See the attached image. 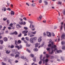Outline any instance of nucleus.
<instances>
[{"label":"nucleus","mask_w":65,"mask_h":65,"mask_svg":"<svg viewBox=\"0 0 65 65\" xmlns=\"http://www.w3.org/2000/svg\"><path fill=\"white\" fill-rule=\"evenodd\" d=\"M15 47L17 48L18 50H20L23 47V46L21 45H16L15 46Z\"/></svg>","instance_id":"nucleus-1"},{"label":"nucleus","mask_w":65,"mask_h":65,"mask_svg":"<svg viewBox=\"0 0 65 65\" xmlns=\"http://www.w3.org/2000/svg\"><path fill=\"white\" fill-rule=\"evenodd\" d=\"M56 51L57 52V53H62V51L61 50H58V49H57V48L54 49V51L55 52H56Z\"/></svg>","instance_id":"nucleus-2"},{"label":"nucleus","mask_w":65,"mask_h":65,"mask_svg":"<svg viewBox=\"0 0 65 65\" xmlns=\"http://www.w3.org/2000/svg\"><path fill=\"white\" fill-rule=\"evenodd\" d=\"M46 35L47 36H48V37H51L52 36V34H51V33L50 32H46Z\"/></svg>","instance_id":"nucleus-3"},{"label":"nucleus","mask_w":65,"mask_h":65,"mask_svg":"<svg viewBox=\"0 0 65 65\" xmlns=\"http://www.w3.org/2000/svg\"><path fill=\"white\" fill-rule=\"evenodd\" d=\"M21 58L23 59H25V61H26L27 62L28 61V59H27V58H26V57L24 56H22L21 57Z\"/></svg>","instance_id":"nucleus-4"},{"label":"nucleus","mask_w":65,"mask_h":65,"mask_svg":"<svg viewBox=\"0 0 65 65\" xmlns=\"http://www.w3.org/2000/svg\"><path fill=\"white\" fill-rule=\"evenodd\" d=\"M61 40H62V39H65V35L64 34H62L61 36Z\"/></svg>","instance_id":"nucleus-5"},{"label":"nucleus","mask_w":65,"mask_h":65,"mask_svg":"<svg viewBox=\"0 0 65 65\" xmlns=\"http://www.w3.org/2000/svg\"><path fill=\"white\" fill-rule=\"evenodd\" d=\"M28 32V30H24L22 31V33L23 34H26V33H27Z\"/></svg>","instance_id":"nucleus-6"},{"label":"nucleus","mask_w":65,"mask_h":65,"mask_svg":"<svg viewBox=\"0 0 65 65\" xmlns=\"http://www.w3.org/2000/svg\"><path fill=\"white\" fill-rule=\"evenodd\" d=\"M13 53L15 54H17V53L19 54V55H20V53L19 52H18L17 51H15V50H14V51Z\"/></svg>","instance_id":"nucleus-7"},{"label":"nucleus","mask_w":65,"mask_h":65,"mask_svg":"<svg viewBox=\"0 0 65 65\" xmlns=\"http://www.w3.org/2000/svg\"><path fill=\"white\" fill-rule=\"evenodd\" d=\"M49 40L50 41L48 43H51V44L52 45H53V43H54V42H52V40L51 39H50Z\"/></svg>","instance_id":"nucleus-8"},{"label":"nucleus","mask_w":65,"mask_h":65,"mask_svg":"<svg viewBox=\"0 0 65 65\" xmlns=\"http://www.w3.org/2000/svg\"><path fill=\"white\" fill-rule=\"evenodd\" d=\"M30 42L32 43H33V38H32L30 39Z\"/></svg>","instance_id":"nucleus-9"},{"label":"nucleus","mask_w":65,"mask_h":65,"mask_svg":"<svg viewBox=\"0 0 65 65\" xmlns=\"http://www.w3.org/2000/svg\"><path fill=\"white\" fill-rule=\"evenodd\" d=\"M48 61H49V60L47 58L45 60V65H47V62H48Z\"/></svg>","instance_id":"nucleus-10"},{"label":"nucleus","mask_w":65,"mask_h":65,"mask_svg":"<svg viewBox=\"0 0 65 65\" xmlns=\"http://www.w3.org/2000/svg\"><path fill=\"white\" fill-rule=\"evenodd\" d=\"M2 11H5L6 10V7H3L2 9Z\"/></svg>","instance_id":"nucleus-11"},{"label":"nucleus","mask_w":65,"mask_h":65,"mask_svg":"<svg viewBox=\"0 0 65 65\" xmlns=\"http://www.w3.org/2000/svg\"><path fill=\"white\" fill-rule=\"evenodd\" d=\"M56 47H57V46L56 45H54L53 46H51V48H56Z\"/></svg>","instance_id":"nucleus-12"},{"label":"nucleus","mask_w":65,"mask_h":65,"mask_svg":"<svg viewBox=\"0 0 65 65\" xmlns=\"http://www.w3.org/2000/svg\"><path fill=\"white\" fill-rule=\"evenodd\" d=\"M4 41L5 42H6V41H7V40H8V39L7 38L5 37L4 38Z\"/></svg>","instance_id":"nucleus-13"},{"label":"nucleus","mask_w":65,"mask_h":65,"mask_svg":"<svg viewBox=\"0 0 65 65\" xmlns=\"http://www.w3.org/2000/svg\"><path fill=\"white\" fill-rule=\"evenodd\" d=\"M13 35L14 34L15 35H17L18 33V32L17 31H15L14 32H13Z\"/></svg>","instance_id":"nucleus-14"},{"label":"nucleus","mask_w":65,"mask_h":65,"mask_svg":"<svg viewBox=\"0 0 65 65\" xmlns=\"http://www.w3.org/2000/svg\"><path fill=\"white\" fill-rule=\"evenodd\" d=\"M10 53V51H9L8 50H7L6 52V54H9Z\"/></svg>","instance_id":"nucleus-15"},{"label":"nucleus","mask_w":65,"mask_h":65,"mask_svg":"<svg viewBox=\"0 0 65 65\" xmlns=\"http://www.w3.org/2000/svg\"><path fill=\"white\" fill-rule=\"evenodd\" d=\"M41 40H42V39L39 38L38 39V41L39 42H40L41 41Z\"/></svg>","instance_id":"nucleus-16"},{"label":"nucleus","mask_w":65,"mask_h":65,"mask_svg":"<svg viewBox=\"0 0 65 65\" xmlns=\"http://www.w3.org/2000/svg\"><path fill=\"white\" fill-rule=\"evenodd\" d=\"M21 43V40H18L17 42V44H20Z\"/></svg>","instance_id":"nucleus-17"},{"label":"nucleus","mask_w":65,"mask_h":65,"mask_svg":"<svg viewBox=\"0 0 65 65\" xmlns=\"http://www.w3.org/2000/svg\"><path fill=\"white\" fill-rule=\"evenodd\" d=\"M63 23L62 22L61 23V26L60 27V30H62V28H63Z\"/></svg>","instance_id":"nucleus-18"},{"label":"nucleus","mask_w":65,"mask_h":65,"mask_svg":"<svg viewBox=\"0 0 65 65\" xmlns=\"http://www.w3.org/2000/svg\"><path fill=\"white\" fill-rule=\"evenodd\" d=\"M19 54H16L15 56V58H17V57H19Z\"/></svg>","instance_id":"nucleus-19"},{"label":"nucleus","mask_w":65,"mask_h":65,"mask_svg":"<svg viewBox=\"0 0 65 65\" xmlns=\"http://www.w3.org/2000/svg\"><path fill=\"white\" fill-rule=\"evenodd\" d=\"M17 27H19L20 28H22V26L20 25L19 24H18L16 26Z\"/></svg>","instance_id":"nucleus-20"},{"label":"nucleus","mask_w":65,"mask_h":65,"mask_svg":"<svg viewBox=\"0 0 65 65\" xmlns=\"http://www.w3.org/2000/svg\"><path fill=\"white\" fill-rule=\"evenodd\" d=\"M6 22L8 24H9V23H10V21H9V20H7L6 21Z\"/></svg>","instance_id":"nucleus-21"},{"label":"nucleus","mask_w":65,"mask_h":65,"mask_svg":"<svg viewBox=\"0 0 65 65\" xmlns=\"http://www.w3.org/2000/svg\"><path fill=\"white\" fill-rule=\"evenodd\" d=\"M0 42L1 44H2L3 43V40H0Z\"/></svg>","instance_id":"nucleus-22"},{"label":"nucleus","mask_w":65,"mask_h":65,"mask_svg":"<svg viewBox=\"0 0 65 65\" xmlns=\"http://www.w3.org/2000/svg\"><path fill=\"white\" fill-rule=\"evenodd\" d=\"M14 14V12H13V11H11V14L12 15V14Z\"/></svg>","instance_id":"nucleus-23"},{"label":"nucleus","mask_w":65,"mask_h":65,"mask_svg":"<svg viewBox=\"0 0 65 65\" xmlns=\"http://www.w3.org/2000/svg\"><path fill=\"white\" fill-rule=\"evenodd\" d=\"M32 39H33V40H37V38L36 37H35L34 38H32Z\"/></svg>","instance_id":"nucleus-24"},{"label":"nucleus","mask_w":65,"mask_h":65,"mask_svg":"<svg viewBox=\"0 0 65 65\" xmlns=\"http://www.w3.org/2000/svg\"><path fill=\"white\" fill-rule=\"evenodd\" d=\"M50 54H53V53H54V50L53 49H52L51 52L50 53Z\"/></svg>","instance_id":"nucleus-25"},{"label":"nucleus","mask_w":65,"mask_h":65,"mask_svg":"<svg viewBox=\"0 0 65 65\" xmlns=\"http://www.w3.org/2000/svg\"><path fill=\"white\" fill-rule=\"evenodd\" d=\"M9 26L11 27H12L13 28V24L11 23L9 25Z\"/></svg>","instance_id":"nucleus-26"},{"label":"nucleus","mask_w":65,"mask_h":65,"mask_svg":"<svg viewBox=\"0 0 65 65\" xmlns=\"http://www.w3.org/2000/svg\"><path fill=\"white\" fill-rule=\"evenodd\" d=\"M32 34V32L31 31H29L28 33V35H30Z\"/></svg>","instance_id":"nucleus-27"},{"label":"nucleus","mask_w":65,"mask_h":65,"mask_svg":"<svg viewBox=\"0 0 65 65\" xmlns=\"http://www.w3.org/2000/svg\"><path fill=\"white\" fill-rule=\"evenodd\" d=\"M44 3H45V5H47V2L45 1H44Z\"/></svg>","instance_id":"nucleus-28"},{"label":"nucleus","mask_w":65,"mask_h":65,"mask_svg":"<svg viewBox=\"0 0 65 65\" xmlns=\"http://www.w3.org/2000/svg\"><path fill=\"white\" fill-rule=\"evenodd\" d=\"M19 24L21 25H22L23 24V21H22L21 22H20L19 23Z\"/></svg>","instance_id":"nucleus-29"},{"label":"nucleus","mask_w":65,"mask_h":65,"mask_svg":"<svg viewBox=\"0 0 65 65\" xmlns=\"http://www.w3.org/2000/svg\"><path fill=\"white\" fill-rule=\"evenodd\" d=\"M38 44H39L38 43L35 44V47H38Z\"/></svg>","instance_id":"nucleus-30"},{"label":"nucleus","mask_w":65,"mask_h":65,"mask_svg":"<svg viewBox=\"0 0 65 65\" xmlns=\"http://www.w3.org/2000/svg\"><path fill=\"white\" fill-rule=\"evenodd\" d=\"M10 56L11 57H14V55L12 53H11L10 54Z\"/></svg>","instance_id":"nucleus-31"},{"label":"nucleus","mask_w":65,"mask_h":65,"mask_svg":"<svg viewBox=\"0 0 65 65\" xmlns=\"http://www.w3.org/2000/svg\"><path fill=\"white\" fill-rule=\"evenodd\" d=\"M43 35L44 37H46V33L45 32H44L43 33Z\"/></svg>","instance_id":"nucleus-32"},{"label":"nucleus","mask_w":65,"mask_h":65,"mask_svg":"<svg viewBox=\"0 0 65 65\" xmlns=\"http://www.w3.org/2000/svg\"><path fill=\"white\" fill-rule=\"evenodd\" d=\"M26 51L28 52V53H31V51L28 49L27 48L26 49Z\"/></svg>","instance_id":"nucleus-33"},{"label":"nucleus","mask_w":65,"mask_h":65,"mask_svg":"<svg viewBox=\"0 0 65 65\" xmlns=\"http://www.w3.org/2000/svg\"><path fill=\"white\" fill-rule=\"evenodd\" d=\"M36 31H35L34 32H32V34H36Z\"/></svg>","instance_id":"nucleus-34"},{"label":"nucleus","mask_w":65,"mask_h":65,"mask_svg":"<svg viewBox=\"0 0 65 65\" xmlns=\"http://www.w3.org/2000/svg\"><path fill=\"white\" fill-rule=\"evenodd\" d=\"M25 38L26 39V40H27V41H29V38L28 37H26Z\"/></svg>","instance_id":"nucleus-35"},{"label":"nucleus","mask_w":65,"mask_h":65,"mask_svg":"<svg viewBox=\"0 0 65 65\" xmlns=\"http://www.w3.org/2000/svg\"><path fill=\"white\" fill-rule=\"evenodd\" d=\"M17 40H15V45H18V44H17Z\"/></svg>","instance_id":"nucleus-36"},{"label":"nucleus","mask_w":65,"mask_h":65,"mask_svg":"<svg viewBox=\"0 0 65 65\" xmlns=\"http://www.w3.org/2000/svg\"><path fill=\"white\" fill-rule=\"evenodd\" d=\"M33 61H34V62H36V58L34 57L33 59Z\"/></svg>","instance_id":"nucleus-37"},{"label":"nucleus","mask_w":65,"mask_h":65,"mask_svg":"<svg viewBox=\"0 0 65 65\" xmlns=\"http://www.w3.org/2000/svg\"><path fill=\"white\" fill-rule=\"evenodd\" d=\"M18 37H21V36H22V34H21V33H20V34L18 35Z\"/></svg>","instance_id":"nucleus-38"},{"label":"nucleus","mask_w":65,"mask_h":65,"mask_svg":"<svg viewBox=\"0 0 65 65\" xmlns=\"http://www.w3.org/2000/svg\"><path fill=\"white\" fill-rule=\"evenodd\" d=\"M42 55H41L40 57V60H42Z\"/></svg>","instance_id":"nucleus-39"},{"label":"nucleus","mask_w":65,"mask_h":65,"mask_svg":"<svg viewBox=\"0 0 65 65\" xmlns=\"http://www.w3.org/2000/svg\"><path fill=\"white\" fill-rule=\"evenodd\" d=\"M33 36H34V35L33 34L30 35V37H33Z\"/></svg>","instance_id":"nucleus-40"},{"label":"nucleus","mask_w":65,"mask_h":65,"mask_svg":"<svg viewBox=\"0 0 65 65\" xmlns=\"http://www.w3.org/2000/svg\"><path fill=\"white\" fill-rule=\"evenodd\" d=\"M14 47V45H12L10 47V48H12Z\"/></svg>","instance_id":"nucleus-41"},{"label":"nucleus","mask_w":65,"mask_h":65,"mask_svg":"<svg viewBox=\"0 0 65 65\" xmlns=\"http://www.w3.org/2000/svg\"><path fill=\"white\" fill-rule=\"evenodd\" d=\"M34 51H35V52H37L38 51V49L37 48L34 49Z\"/></svg>","instance_id":"nucleus-42"},{"label":"nucleus","mask_w":65,"mask_h":65,"mask_svg":"<svg viewBox=\"0 0 65 65\" xmlns=\"http://www.w3.org/2000/svg\"><path fill=\"white\" fill-rule=\"evenodd\" d=\"M62 50H65V46H62Z\"/></svg>","instance_id":"nucleus-43"},{"label":"nucleus","mask_w":65,"mask_h":65,"mask_svg":"<svg viewBox=\"0 0 65 65\" xmlns=\"http://www.w3.org/2000/svg\"><path fill=\"white\" fill-rule=\"evenodd\" d=\"M32 6H35V4L34 3H33L32 4Z\"/></svg>","instance_id":"nucleus-44"},{"label":"nucleus","mask_w":65,"mask_h":65,"mask_svg":"<svg viewBox=\"0 0 65 65\" xmlns=\"http://www.w3.org/2000/svg\"><path fill=\"white\" fill-rule=\"evenodd\" d=\"M26 46H28V47H29L30 46V45L29 44H28V43L26 44Z\"/></svg>","instance_id":"nucleus-45"},{"label":"nucleus","mask_w":65,"mask_h":65,"mask_svg":"<svg viewBox=\"0 0 65 65\" xmlns=\"http://www.w3.org/2000/svg\"><path fill=\"white\" fill-rule=\"evenodd\" d=\"M51 59H54V57L53 56H52L51 57Z\"/></svg>","instance_id":"nucleus-46"},{"label":"nucleus","mask_w":65,"mask_h":65,"mask_svg":"<svg viewBox=\"0 0 65 65\" xmlns=\"http://www.w3.org/2000/svg\"><path fill=\"white\" fill-rule=\"evenodd\" d=\"M2 64L3 65H6V63H4L3 62H2Z\"/></svg>","instance_id":"nucleus-47"},{"label":"nucleus","mask_w":65,"mask_h":65,"mask_svg":"<svg viewBox=\"0 0 65 65\" xmlns=\"http://www.w3.org/2000/svg\"><path fill=\"white\" fill-rule=\"evenodd\" d=\"M39 18L40 19V20H41V19L42 18V17L41 15H40L39 16Z\"/></svg>","instance_id":"nucleus-48"},{"label":"nucleus","mask_w":65,"mask_h":65,"mask_svg":"<svg viewBox=\"0 0 65 65\" xmlns=\"http://www.w3.org/2000/svg\"><path fill=\"white\" fill-rule=\"evenodd\" d=\"M61 44L62 45H63V44H65V42L63 41H62L61 42Z\"/></svg>","instance_id":"nucleus-49"},{"label":"nucleus","mask_w":65,"mask_h":65,"mask_svg":"<svg viewBox=\"0 0 65 65\" xmlns=\"http://www.w3.org/2000/svg\"><path fill=\"white\" fill-rule=\"evenodd\" d=\"M3 20H4V21H5L6 20H7V18H4L3 19Z\"/></svg>","instance_id":"nucleus-50"},{"label":"nucleus","mask_w":65,"mask_h":65,"mask_svg":"<svg viewBox=\"0 0 65 65\" xmlns=\"http://www.w3.org/2000/svg\"><path fill=\"white\" fill-rule=\"evenodd\" d=\"M24 29H25V30H28V28L26 27H24Z\"/></svg>","instance_id":"nucleus-51"},{"label":"nucleus","mask_w":65,"mask_h":65,"mask_svg":"<svg viewBox=\"0 0 65 65\" xmlns=\"http://www.w3.org/2000/svg\"><path fill=\"white\" fill-rule=\"evenodd\" d=\"M51 44H48V47H51Z\"/></svg>","instance_id":"nucleus-52"},{"label":"nucleus","mask_w":65,"mask_h":65,"mask_svg":"<svg viewBox=\"0 0 65 65\" xmlns=\"http://www.w3.org/2000/svg\"><path fill=\"white\" fill-rule=\"evenodd\" d=\"M46 50L48 51H50V47L48 48H46Z\"/></svg>","instance_id":"nucleus-53"},{"label":"nucleus","mask_w":65,"mask_h":65,"mask_svg":"<svg viewBox=\"0 0 65 65\" xmlns=\"http://www.w3.org/2000/svg\"><path fill=\"white\" fill-rule=\"evenodd\" d=\"M41 63H42V61H40L39 62V64H41Z\"/></svg>","instance_id":"nucleus-54"},{"label":"nucleus","mask_w":65,"mask_h":65,"mask_svg":"<svg viewBox=\"0 0 65 65\" xmlns=\"http://www.w3.org/2000/svg\"><path fill=\"white\" fill-rule=\"evenodd\" d=\"M23 19L25 21H26V20H27V19H26V18L25 17L23 18Z\"/></svg>","instance_id":"nucleus-55"},{"label":"nucleus","mask_w":65,"mask_h":65,"mask_svg":"<svg viewBox=\"0 0 65 65\" xmlns=\"http://www.w3.org/2000/svg\"><path fill=\"white\" fill-rule=\"evenodd\" d=\"M61 58L62 59V61H64V58L63 57H61Z\"/></svg>","instance_id":"nucleus-56"},{"label":"nucleus","mask_w":65,"mask_h":65,"mask_svg":"<svg viewBox=\"0 0 65 65\" xmlns=\"http://www.w3.org/2000/svg\"><path fill=\"white\" fill-rule=\"evenodd\" d=\"M61 3H62L61 2H58V4H60H60H61Z\"/></svg>","instance_id":"nucleus-57"},{"label":"nucleus","mask_w":65,"mask_h":65,"mask_svg":"<svg viewBox=\"0 0 65 65\" xmlns=\"http://www.w3.org/2000/svg\"><path fill=\"white\" fill-rule=\"evenodd\" d=\"M26 24V22H24L23 23V25H25Z\"/></svg>","instance_id":"nucleus-58"},{"label":"nucleus","mask_w":65,"mask_h":65,"mask_svg":"<svg viewBox=\"0 0 65 65\" xmlns=\"http://www.w3.org/2000/svg\"><path fill=\"white\" fill-rule=\"evenodd\" d=\"M49 57V55H48L47 54L46 55V57L47 58H48Z\"/></svg>","instance_id":"nucleus-59"},{"label":"nucleus","mask_w":65,"mask_h":65,"mask_svg":"<svg viewBox=\"0 0 65 65\" xmlns=\"http://www.w3.org/2000/svg\"><path fill=\"white\" fill-rule=\"evenodd\" d=\"M2 26L1 25H0V29H2Z\"/></svg>","instance_id":"nucleus-60"},{"label":"nucleus","mask_w":65,"mask_h":65,"mask_svg":"<svg viewBox=\"0 0 65 65\" xmlns=\"http://www.w3.org/2000/svg\"><path fill=\"white\" fill-rule=\"evenodd\" d=\"M8 29H9V30H10V29H11V28L10 27H8Z\"/></svg>","instance_id":"nucleus-61"},{"label":"nucleus","mask_w":65,"mask_h":65,"mask_svg":"<svg viewBox=\"0 0 65 65\" xmlns=\"http://www.w3.org/2000/svg\"><path fill=\"white\" fill-rule=\"evenodd\" d=\"M31 57L33 58V57H34V55L32 54H31Z\"/></svg>","instance_id":"nucleus-62"},{"label":"nucleus","mask_w":65,"mask_h":65,"mask_svg":"<svg viewBox=\"0 0 65 65\" xmlns=\"http://www.w3.org/2000/svg\"><path fill=\"white\" fill-rule=\"evenodd\" d=\"M39 2L40 3H41L42 2V0H40L39 1Z\"/></svg>","instance_id":"nucleus-63"},{"label":"nucleus","mask_w":65,"mask_h":65,"mask_svg":"<svg viewBox=\"0 0 65 65\" xmlns=\"http://www.w3.org/2000/svg\"><path fill=\"white\" fill-rule=\"evenodd\" d=\"M52 36H55V34H54V33H53Z\"/></svg>","instance_id":"nucleus-64"}]
</instances>
